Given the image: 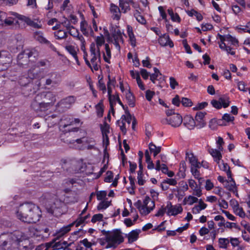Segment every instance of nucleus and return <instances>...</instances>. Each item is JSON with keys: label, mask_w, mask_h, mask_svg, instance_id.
<instances>
[{"label": "nucleus", "mask_w": 250, "mask_h": 250, "mask_svg": "<svg viewBox=\"0 0 250 250\" xmlns=\"http://www.w3.org/2000/svg\"><path fill=\"white\" fill-rule=\"evenodd\" d=\"M184 125L189 129H192L195 126V121L190 116H187L184 119Z\"/></svg>", "instance_id": "nucleus-24"}, {"label": "nucleus", "mask_w": 250, "mask_h": 250, "mask_svg": "<svg viewBox=\"0 0 250 250\" xmlns=\"http://www.w3.org/2000/svg\"><path fill=\"white\" fill-rule=\"evenodd\" d=\"M138 216L136 215L134 218L133 221H132L129 218H126L124 220V223L126 225L127 227H130L133 225L134 222H135L138 218Z\"/></svg>", "instance_id": "nucleus-59"}, {"label": "nucleus", "mask_w": 250, "mask_h": 250, "mask_svg": "<svg viewBox=\"0 0 250 250\" xmlns=\"http://www.w3.org/2000/svg\"><path fill=\"white\" fill-rule=\"evenodd\" d=\"M183 122L182 117L179 114H173L172 116L163 119L164 124H168L172 127L179 126Z\"/></svg>", "instance_id": "nucleus-9"}, {"label": "nucleus", "mask_w": 250, "mask_h": 250, "mask_svg": "<svg viewBox=\"0 0 250 250\" xmlns=\"http://www.w3.org/2000/svg\"><path fill=\"white\" fill-rule=\"evenodd\" d=\"M98 87L100 90L103 91V93H105L106 92V86L102 79L99 80L98 82Z\"/></svg>", "instance_id": "nucleus-61"}, {"label": "nucleus", "mask_w": 250, "mask_h": 250, "mask_svg": "<svg viewBox=\"0 0 250 250\" xmlns=\"http://www.w3.org/2000/svg\"><path fill=\"white\" fill-rule=\"evenodd\" d=\"M21 21L26 23L27 25H30L35 28H41L42 27V24L35 22V21H32L30 19L25 16H22L20 17Z\"/></svg>", "instance_id": "nucleus-22"}, {"label": "nucleus", "mask_w": 250, "mask_h": 250, "mask_svg": "<svg viewBox=\"0 0 250 250\" xmlns=\"http://www.w3.org/2000/svg\"><path fill=\"white\" fill-rule=\"evenodd\" d=\"M64 205L65 203L63 202V200L61 196L60 199H55L50 207L48 208L47 209L50 213L55 215H58L62 213L61 208Z\"/></svg>", "instance_id": "nucleus-8"}, {"label": "nucleus", "mask_w": 250, "mask_h": 250, "mask_svg": "<svg viewBox=\"0 0 250 250\" xmlns=\"http://www.w3.org/2000/svg\"><path fill=\"white\" fill-rule=\"evenodd\" d=\"M127 33L131 45L133 47H135L136 45V38L133 32L132 27L130 25H127Z\"/></svg>", "instance_id": "nucleus-27"}, {"label": "nucleus", "mask_w": 250, "mask_h": 250, "mask_svg": "<svg viewBox=\"0 0 250 250\" xmlns=\"http://www.w3.org/2000/svg\"><path fill=\"white\" fill-rule=\"evenodd\" d=\"M166 209L168 216H176L183 211V208L180 204L172 205L170 202L167 203Z\"/></svg>", "instance_id": "nucleus-13"}, {"label": "nucleus", "mask_w": 250, "mask_h": 250, "mask_svg": "<svg viewBox=\"0 0 250 250\" xmlns=\"http://www.w3.org/2000/svg\"><path fill=\"white\" fill-rule=\"evenodd\" d=\"M90 53L92 57L90 62L94 70L97 71L100 67L101 53L99 48H96L95 44L92 43L90 45Z\"/></svg>", "instance_id": "nucleus-7"}, {"label": "nucleus", "mask_w": 250, "mask_h": 250, "mask_svg": "<svg viewBox=\"0 0 250 250\" xmlns=\"http://www.w3.org/2000/svg\"><path fill=\"white\" fill-rule=\"evenodd\" d=\"M85 209V208L82 211L80 215V217L76 221L73 222L74 223V225H76V227H79L81 225H83L86 223V222L84 221V219H83L82 218V215Z\"/></svg>", "instance_id": "nucleus-53"}, {"label": "nucleus", "mask_w": 250, "mask_h": 250, "mask_svg": "<svg viewBox=\"0 0 250 250\" xmlns=\"http://www.w3.org/2000/svg\"><path fill=\"white\" fill-rule=\"evenodd\" d=\"M40 97H43L50 105H52L56 101V95L51 92H47L40 95Z\"/></svg>", "instance_id": "nucleus-26"}, {"label": "nucleus", "mask_w": 250, "mask_h": 250, "mask_svg": "<svg viewBox=\"0 0 250 250\" xmlns=\"http://www.w3.org/2000/svg\"><path fill=\"white\" fill-rule=\"evenodd\" d=\"M117 124L120 127V128L122 132L125 134L126 132V128L127 127V125L125 123V122L123 121V120L121 119L117 121Z\"/></svg>", "instance_id": "nucleus-49"}, {"label": "nucleus", "mask_w": 250, "mask_h": 250, "mask_svg": "<svg viewBox=\"0 0 250 250\" xmlns=\"http://www.w3.org/2000/svg\"><path fill=\"white\" fill-rule=\"evenodd\" d=\"M80 29L81 31L84 36H88L89 35H91V36L94 35V32L92 30L91 27L88 25L85 21H82L81 22Z\"/></svg>", "instance_id": "nucleus-17"}, {"label": "nucleus", "mask_w": 250, "mask_h": 250, "mask_svg": "<svg viewBox=\"0 0 250 250\" xmlns=\"http://www.w3.org/2000/svg\"><path fill=\"white\" fill-rule=\"evenodd\" d=\"M110 203L111 201L104 200L98 204L97 208L99 210L105 209L110 206Z\"/></svg>", "instance_id": "nucleus-48"}, {"label": "nucleus", "mask_w": 250, "mask_h": 250, "mask_svg": "<svg viewBox=\"0 0 250 250\" xmlns=\"http://www.w3.org/2000/svg\"><path fill=\"white\" fill-rule=\"evenodd\" d=\"M155 93L152 91L147 90L146 92V98L147 99V100L149 102H150L151 101Z\"/></svg>", "instance_id": "nucleus-63"}, {"label": "nucleus", "mask_w": 250, "mask_h": 250, "mask_svg": "<svg viewBox=\"0 0 250 250\" xmlns=\"http://www.w3.org/2000/svg\"><path fill=\"white\" fill-rule=\"evenodd\" d=\"M40 97L39 95H38L35 100L32 102L31 104L32 108L36 111H39L41 110V103L38 102L37 101Z\"/></svg>", "instance_id": "nucleus-46"}, {"label": "nucleus", "mask_w": 250, "mask_h": 250, "mask_svg": "<svg viewBox=\"0 0 250 250\" xmlns=\"http://www.w3.org/2000/svg\"><path fill=\"white\" fill-rule=\"evenodd\" d=\"M114 85V81L111 80L110 76H108V81L107 83L108 95L112 94V88Z\"/></svg>", "instance_id": "nucleus-51"}, {"label": "nucleus", "mask_w": 250, "mask_h": 250, "mask_svg": "<svg viewBox=\"0 0 250 250\" xmlns=\"http://www.w3.org/2000/svg\"><path fill=\"white\" fill-rule=\"evenodd\" d=\"M135 206L142 215H146L154 208L155 203L150 197L146 196L143 202L138 200Z\"/></svg>", "instance_id": "nucleus-4"}, {"label": "nucleus", "mask_w": 250, "mask_h": 250, "mask_svg": "<svg viewBox=\"0 0 250 250\" xmlns=\"http://www.w3.org/2000/svg\"><path fill=\"white\" fill-rule=\"evenodd\" d=\"M38 56V53L35 50H25L18 56V64L20 66H24L27 64L30 61H34L33 60L31 59L32 57L36 58Z\"/></svg>", "instance_id": "nucleus-5"}, {"label": "nucleus", "mask_w": 250, "mask_h": 250, "mask_svg": "<svg viewBox=\"0 0 250 250\" xmlns=\"http://www.w3.org/2000/svg\"><path fill=\"white\" fill-rule=\"evenodd\" d=\"M119 2L122 12L126 13L130 10V5L133 3V0H119Z\"/></svg>", "instance_id": "nucleus-20"}, {"label": "nucleus", "mask_w": 250, "mask_h": 250, "mask_svg": "<svg viewBox=\"0 0 250 250\" xmlns=\"http://www.w3.org/2000/svg\"><path fill=\"white\" fill-rule=\"evenodd\" d=\"M104 35L105 36H107L108 37V41L109 42H112L115 46V47L116 48V49L118 50H120V45H119V43L121 42L120 41H111L110 40V36H109V33L107 30V29L105 28H104Z\"/></svg>", "instance_id": "nucleus-43"}, {"label": "nucleus", "mask_w": 250, "mask_h": 250, "mask_svg": "<svg viewBox=\"0 0 250 250\" xmlns=\"http://www.w3.org/2000/svg\"><path fill=\"white\" fill-rule=\"evenodd\" d=\"M0 250H29L30 244L28 237L22 232L3 233L0 236Z\"/></svg>", "instance_id": "nucleus-1"}, {"label": "nucleus", "mask_w": 250, "mask_h": 250, "mask_svg": "<svg viewBox=\"0 0 250 250\" xmlns=\"http://www.w3.org/2000/svg\"><path fill=\"white\" fill-rule=\"evenodd\" d=\"M113 40L112 41H120V42H123V38L120 31L118 30L115 31L112 35Z\"/></svg>", "instance_id": "nucleus-50"}, {"label": "nucleus", "mask_w": 250, "mask_h": 250, "mask_svg": "<svg viewBox=\"0 0 250 250\" xmlns=\"http://www.w3.org/2000/svg\"><path fill=\"white\" fill-rule=\"evenodd\" d=\"M149 149L151 153H152L154 157H155L161 151V147L160 146L157 147L152 143L149 145Z\"/></svg>", "instance_id": "nucleus-38"}, {"label": "nucleus", "mask_w": 250, "mask_h": 250, "mask_svg": "<svg viewBox=\"0 0 250 250\" xmlns=\"http://www.w3.org/2000/svg\"><path fill=\"white\" fill-rule=\"evenodd\" d=\"M106 175V176L104 178V181L107 183L111 182L113 177V174L112 172L111 171H107Z\"/></svg>", "instance_id": "nucleus-62"}, {"label": "nucleus", "mask_w": 250, "mask_h": 250, "mask_svg": "<svg viewBox=\"0 0 250 250\" xmlns=\"http://www.w3.org/2000/svg\"><path fill=\"white\" fill-rule=\"evenodd\" d=\"M227 42L234 45L238 43V41L230 35H227Z\"/></svg>", "instance_id": "nucleus-56"}, {"label": "nucleus", "mask_w": 250, "mask_h": 250, "mask_svg": "<svg viewBox=\"0 0 250 250\" xmlns=\"http://www.w3.org/2000/svg\"><path fill=\"white\" fill-rule=\"evenodd\" d=\"M41 216L39 208L35 205L26 203L20 206L17 211V218L27 223H35Z\"/></svg>", "instance_id": "nucleus-2"}, {"label": "nucleus", "mask_w": 250, "mask_h": 250, "mask_svg": "<svg viewBox=\"0 0 250 250\" xmlns=\"http://www.w3.org/2000/svg\"><path fill=\"white\" fill-rule=\"evenodd\" d=\"M125 112L126 115H122L121 119L123 120V121H124V122H125V123L127 125V127H128L130 125L131 122H132V119L131 115L130 114L127 110H125Z\"/></svg>", "instance_id": "nucleus-40"}, {"label": "nucleus", "mask_w": 250, "mask_h": 250, "mask_svg": "<svg viewBox=\"0 0 250 250\" xmlns=\"http://www.w3.org/2000/svg\"><path fill=\"white\" fill-rule=\"evenodd\" d=\"M22 15H18L17 13H11L8 16H5L1 25L9 27L11 28L16 29L20 27V24L22 23L20 17Z\"/></svg>", "instance_id": "nucleus-6"}, {"label": "nucleus", "mask_w": 250, "mask_h": 250, "mask_svg": "<svg viewBox=\"0 0 250 250\" xmlns=\"http://www.w3.org/2000/svg\"><path fill=\"white\" fill-rule=\"evenodd\" d=\"M104 240L107 243L106 249L115 248L118 245L124 241V237L120 230L116 229L107 231L104 233Z\"/></svg>", "instance_id": "nucleus-3"}, {"label": "nucleus", "mask_w": 250, "mask_h": 250, "mask_svg": "<svg viewBox=\"0 0 250 250\" xmlns=\"http://www.w3.org/2000/svg\"><path fill=\"white\" fill-rule=\"evenodd\" d=\"M65 48L67 51V52L74 58L77 63L79 65L80 63L77 56V53L79 51V48L71 45L65 46Z\"/></svg>", "instance_id": "nucleus-21"}, {"label": "nucleus", "mask_w": 250, "mask_h": 250, "mask_svg": "<svg viewBox=\"0 0 250 250\" xmlns=\"http://www.w3.org/2000/svg\"><path fill=\"white\" fill-rule=\"evenodd\" d=\"M108 99L111 108H113V106L116 104L117 100H119V97L118 94L115 95H108Z\"/></svg>", "instance_id": "nucleus-45"}, {"label": "nucleus", "mask_w": 250, "mask_h": 250, "mask_svg": "<svg viewBox=\"0 0 250 250\" xmlns=\"http://www.w3.org/2000/svg\"><path fill=\"white\" fill-rule=\"evenodd\" d=\"M107 195V193L105 191H98L96 193L97 198L98 200H106L105 198Z\"/></svg>", "instance_id": "nucleus-52"}, {"label": "nucleus", "mask_w": 250, "mask_h": 250, "mask_svg": "<svg viewBox=\"0 0 250 250\" xmlns=\"http://www.w3.org/2000/svg\"><path fill=\"white\" fill-rule=\"evenodd\" d=\"M125 99L128 105L131 107H134L135 105V98L132 93L129 91L125 92Z\"/></svg>", "instance_id": "nucleus-34"}, {"label": "nucleus", "mask_w": 250, "mask_h": 250, "mask_svg": "<svg viewBox=\"0 0 250 250\" xmlns=\"http://www.w3.org/2000/svg\"><path fill=\"white\" fill-rule=\"evenodd\" d=\"M96 42V48H99L100 47L103 45L105 42L104 38V35L102 34H100V36L96 37L95 39Z\"/></svg>", "instance_id": "nucleus-42"}, {"label": "nucleus", "mask_w": 250, "mask_h": 250, "mask_svg": "<svg viewBox=\"0 0 250 250\" xmlns=\"http://www.w3.org/2000/svg\"><path fill=\"white\" fill-rule=\"evenodd\" d=\"M159 42L163 46H169L170 47H173L174 46L172 41L170 39L169 36L167 34L160 36Z\"/></svg>", "instance_id": "nucleus-19"}, {"label": "nucleus", "mask_w": 250, "mask_h": 250, "mask_svg": "<svg viewBox=\"0 0 250 250\" xmlns=\"http://www.w3.org/2000/svg\"><path fill=\"white\" fill-rule=\"evenodd\" d=\"M76 98L74 96H69L61 100L57 104L58 107L62 108H69L76 102Z\"/></svg>", "instance_id": "nucleus-14"}, {"label": "nucleus", "mask_w": 250, "mask_h": 250, "mask_svg": "<svg viewBox=\"0 0 250 250\" xmlns=\"http://www.w3.org/2000/svg\"><path fill=\"white\" fill-rule=\"evenodd\" d=\"M12 62L11 55L5 51L0 52V71L7 69Z\"/></svg>", "instance_id": "nucleus-10"}, {"label": "nucleus", "mask_w": 250, "mask_h": 250, "mask_svg": "<svg viewBox=\"0 0 250 250\" xmlns=\"http://www.w3.org/2000/svg\"><path fill=\"white\" fill-rule=\"evenodd\" d=\"M233 211L234 213L241 218H244L246 216V213L243 208L240 206H236L234 207Z\"/></svg>", "instance_id": "nucleus-39"}, {"label": "nucleus", "mask_w": 250, "mask_h": 250, "mask_svg": "<svg viewBox=\"0 0 250 250\" xmlns=\"http://www.w3.org/2000/svg\"><path fill=\"white\" fill-rule=\"evenodd\" d=\"M57 74L55 73H52L50 78L47 79L45 82V84L49 85L51 84H56L58 83V81L56 79Z\"/></svg>", "instance_id": "nucleus-36"}, {"label": "nucleus", "mask_w": 250, "mask_h": 250, "mask_svg": "<svg viewBox=\"0 0 250 250\" xmlns=\"http://www.w3.org/2000/svg\"><path fill=\"white\" fill-rule=\"evenodd\" d=\"M73 244V242L68 243L67 241H63L62 250H72L71 247Z\"/></svg>", "instance_id": "nucleus-64"}, {"label": "nucleus", "mask_w": 250, "mask_h": 250, "mask_svg": "<svg viewBox=\"0 0 250 250\" xmlns=\"http://www.w3.org/2000/svg\"><path fill=\"white\" fill-rule=\"evenodd\" d=\"M59 240L55 238L51 241L47 243L48 250H61L63 249V241L57 240Z\"/></svg>", "instance_id": "nucleus-15"}, {"label": "nucleus", "mask_w": 250, "mask_h": 250, "mask_svg": "<svg viewBox=\"0 0 250 250\" xmlns=\"http://www.w3.org/2000/svg\"><path fill=\"white\" fill-rule=\"evenodd\" d=\"M220 170L225 171L228 177H230L231 175L229 166L227 163H224L223 161H220L219 163H217Z\"/></svg>", "instance_id": "nucleus-32"}, {"label": "nucleus", "mask_w": 250, "mask_h": 250, "mask_svg": "<svg viewBox=\"0 0 250 250\" xmlns=\"http://www.w3.org/2000/svg\"><path fill=\"white\" fill-rule=\"evenodd\" d=\"M186 158L189 161L191 166L201 165V163L198 162L197 159L194 156L193 154L190 152H186Z\"/></svg>", "instance_id": "nucleus-31"}, {"label": "nucleus", "mask_w": 250, "mask_h": 250, "mask_svg": "<svg viewBox=\"0 0 250 250\" xmlns=\"http://www.w3.org/2000/svg\"><path fill=\"white\" fill-rule=\"evenodd\" d=\"M195 121L196 123L195 126L198 128H203L206 125V123L204 120L195 119Z\"/></svg>", "instance_id": "nucleus-55"}, {"label": "nucleus", "mask_w": 250, "mask_h": 250, "mask_svg": "<svg viewBox=\"0 0 250 250\" xmlns=\"http://www.w3.org/2000/svg\"><path fill=\"white\" fill-rule=\"evenodd\" d=\"M141 232V230L140 229H136L130 231L127 236L128 242L131 243L136 241L138 239L139 235Z\"/></svg>", "instance_id": "nucleus-23"}, {"label": "nucleus", "mask_w": 250, "mask_h": 250, "mask_svg": "<svg viewBox=\"0 0 250 250\" xmlns=\"http://www.w3.org/2000/svg\"><path fill=\"white\" fill-rule=\"evenodd\" d=\"M201 165L190 166V171L193 177L199 180V182L203 180V178L200 177V172L198 169L200 168Z\"/></svg>", "instance_id": "nucleus-29"}, {"label": "nucleus", "mask_w": 250, "mask_h": 250, "mask_svg": "<svg viewBox=\"0 0 250 250\" xmlns=\"http://www.w3.org/2000/svg\"><path fill=\"white\" fill-rule=\"evenodd\" d=\"M134 16L136 18V20L142 24H145L146 23V21L144 17L141 15L140 13L138 10H135Z\"/></svg>", "instance_id": "nucleus-44"}, {"label": "nucleus", "mask_w": 250, "mask_h": 250, "mask_svg": "<svg viewBox=\"0 0 250 250\" xmlns=\"http://www.w3.org/2000/svg\"><path fill=\"white\" fill-rule=\"evenodd\" d=\"M224 186L227 189L235 192L237 191L236 187L235 181L231 177V175L229 177H228V179L226 180L224 183Z\"/></svg>", "instance_id": "nucleus-18"}, {"label": "nucleus", "mask_w": 250, "mask_h": 250, "mask_svg": "<svg viewBox=\"0 0 250 250\" xmlns=\"http://www.w3.org/2000/svg\"><path fill=\"white\" fill-rule=\"evenodd\" d=\"M105 52L103 53L104 60L105 62L109 63L111 58V51L109 46L107 43L105 44Z\"/></svg>", "instance_id": "nucleus-37"}, {"label": "nucleus", "mask_w": 250, "mask_h": 250, "mask_svg": "<svg viewBox=\"0 0 250 250\" xmlns=\"http://www.w3.org/2000/svg\"><path fill=\"white\" fill-rule=\"evenodd\" d=\"M219 149L217 150L215 149H210L209 150L210 154L213 157L214 161L216 163H219L222 159V154Z\"/></svg>", "instance_id": "nucleus-30"}, {"label": "nucleus", "mask_w": 250, "mask_h": 250, "mask_svg": "<svg viewBox=\"0 0 250 250\" xmlns=\"http://www.w3.org/2000/svg\"><path fill=\"white\" fill-rule=\"evenodd\" d=\"M40 72L39 68H31L29 70L27 77L21 78L19 82L21 85H25L30 82V80H33L38 77L39 73Z\"/></svg>", "instance_id": "nucleus-12"}, {"label": "nucleus", "mask_w": 250, "mask_h": 250, "mask_svg": "<svg viewBox=\"0 0 250 250\" xmlns=\"http://www.w3.org/2000/svg\"><path fill=\"white\" fill-rule=\"evenodd\" d=\"M34 37L36 40L41 43L52 45L50 42L43 37V34L41 32H36L34 33Z\"/></svg>", "instance_id": "nucleus-33"}, {"label": "nucleus", "mask_w": 250, "mask_h": 250, "mask_svg": "<svg viewBox=\"0 0 250 250\" xmlns=\"http://www.w3.org/2000/svg\"><path fill=\"white\" fill-rule=\"evenodd\" d=\"M54 35L57 39L62 40L66 38L67 33L63 30H59L54 32Z\"/></svg>", "instance_id": "nucleus-41"}, {"label": "nucleus", "mask_w": 250, "mask_h": 250, "mask_svg": "<svg viewBox=\"0 0 250 250\" xmlns=\"http://www.w3.org/2000/svg\"><path fill=\"white\" fill-rule=\"evenodd\" d=\"M229 242L233 247L238 246L240 243L238 238L233 237H229Z\"/></svg>", "instance_id": "nucleus-58"}, {"label": "nucleus", "mask_w": 250, "mask_h": 250, "mask_svg": "<svg viewBox=\"0 0 250 250\" xmlns=\"http://www.w3.org/2000/svg\"><path fill=\"white\" fill-rule=\"evenodd\" d=\"M198 201V199L194 196L189 195L186 197L184 199V202L185 204H187L189 205H192L194 203H197Z\"/></svg>", "instance_id": "nucleus-47"}, {"label": "nucleus", "mask_w": 250, "mask_h": 250, "mask_svg": "<svg viewBox=\"0 0 250 250\" xmlns=\"http://www.w3.org/2000/svg\"><path fill=\"white\" fill-rule=\"evenodd\" d=\"M109 125L106 123H104L103 125H101V129L103 135H108L109 133Z\"/></svg>", "instance_id": "nucleus-54"}, {"label": "nucleus", "mask_w": 250, "mask_h": 250, "mask_svg": "<svg viewBox=\"0 0 250 250\" xmlns=\"http://www.w3.org/2000/svg\"><path fill=\"white\" fill-rule=\"evenodd\" d=\"M229 244V238H220L218 240V245L220 248L226 249Z\"/></svg>", "instance_id": "nucleus-35"}, {"label": "nucleus", "mask_w": 250, "mask_h": 250, "mask_svg": "<svg viewBox=\"0 0 250 250\" xmlns=\"http://www.w3.org/2000/svg\"><path fill=\"white\" fill-rule=\"evenodd\" d=\"M110 10L113 14V19L119 20L121 17V11L120 8L116 5L111 3L110 5Z\"/></svg>", "instance_id": "nucleus-25"}, {"label": "nucleus", "mask_w": 250, "mask_h": 250, "mask_svg": "<svg viewBox=\"0 0 250 250\" xmlns=\"http://www.w3.org/2000/svg\"><path fill=\"white\" fill-rule=\"evenodd\" d=\"M84 141H87L86 138L85 137L83 136L81 137L80 138H78L76 139H73V140H67L66 143L70 145V146L71 147H77L78 146H76L75 143L77 144H84Z\"/></svg>", "instance_id": "nucleus-28"}, {"label": "nucleus", "mask_w": 250, "mask_h": 250, "mask_svg": "<svg viewBox=\"0 0 250 250\" xmlns=\"http://www.w3.org/2000/svg\"><path fill=\"white\" fill-rule=\"evenodd\" d=\"M181 102L184 106H191L192 104L191 100L187 98H182Z\"/></svg>", "instance_id": "nucleus-57"}, {"label": "nucleus", "mask_w": 250, "mask_h": 250, "mask_svg": "<svg viewBox=\"0 0 250 250\" xmlns=\"http://www.w3.org/2000/svg\"><path fill=\"white\" fill-rule=\"evenodd\" d=\"M64 194L61 196L65 204L74 203L78 200L77 194L73 191L68 188L63 190Z\"/></svg>", "instance_id": "nucleus-11"}, {"label": "nucleus", "mask_w": 250, "mask_h": 250, "mask_svg": "<svg viewBox=\"0 0 250 250\" xmlns=\"http://www.w3.org/2000/svg\"><path fill=\"white\" fill-rule=\"evenodd\" d=\"M74 225V223H72L66 226H64L56 232L55 236L56 239H60L61 238L67 233L70 230L71 228Z\"/></svg>", "instance_id": "nucleus-16"}, {"label": "nucleus", "mask_w": 250, "mask_h": 250, "mask_svg": "<svg viewBox=\"0 0 250 250\" xmlns=\"http://www.w3.org/2000/svg\"><path fill=\"white\" fill-rule=\"evenodd\" d=\"M169 84L171 88L174 89L178 85V83L174 77H171L169 78Z\"/></svg>", "instance_id": "nucleus-60"}]
</instances>
